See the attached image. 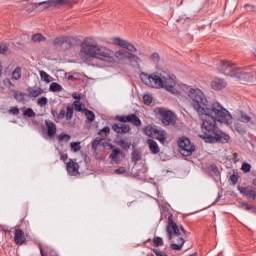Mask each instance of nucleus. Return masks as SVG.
I'll return each mask as SVG.
<instances>
[{
    "label": "nucleus",
    "instance_id": "obj_1",
    "mask_svg": "<svg viewBox=\"0 0 256 256\" xmlns=\"http://www.w3.org/2000/svg\"><path fill=\"white\" fill-rule=\"evenodd\" d=\"M193 108L198 113L202 124L201 134L198 135L205 143H229L231 137L221 131L217 121L227 123L231 116L229 110L225 109L219 102L209 105L207 97L199 88L193 89Z\"/></svg>",
    "mask_w": 256,
    "mask_h": 256
},
{
    "label": "nucleus",
    "instance_id": "obj_2",
    "mask_svg": "<svg viewBox=\"0 0 256 256\" xmlns=\"http://www.w3.org/2000/svg\"><path fill=\"white\" fill-rule=\"evenodd\" d=\"M140 79L144 85L153 89H166L172 95H178L184 103L193 105V86L175 82V78L167 72L140 73Z\"/></svg>",
    "mask_w": 256,
    "mask_h": 256
},
{
    "label": "nucleus",
    "instance_id": "obj_3",
    "mask_svg": "<svg viewBox=\"0 0 256 256\" xmlns=\"http://www.w3.org/2000/svg\"><path fill=\"white\" fill-rule=\"evenodd\" d=\"M80 55L86 61L87 59H98L99 61H103V63L113 64L115 51L108 47L98 45L97 41L93 38H87L81 45Z\"/></svg>",
    "mask_w": 256,
    "mask_h": 256
},
{
    "label": "nucleus",
    "instance_id": "obj_4",
    "mask_svg": "<svg viewBox=\"0 0 256 256\" xmlns=\"http://www.w3.org/2000/svg\"><path fill=\"white\" fill-rule=\"evenodd\" d=\"M80 55L86 61L87 59H98L99 61H103V63L113 64L115 51L108 47L98 45L97 41L93 38H87L81 45Z\"/></svg>",
    "mask_w": 256,
    "mask_h": 256
},
{
    "label": "nucleus",
    "instance_id": "obj_5",
    "mask_svg": "<svg viewBox=\"0 0 256 256\" xmlns=\"http://www.w3.org/2000/svg\"><path fill=\"white\" fill-rule=\"evenodd\" d=\"M216 69L219 73L226 75V77H234L239 81H251L256 75V72H253L251 68L243 69L237 66V64L227 60L217 61Z\"/></svg>",
    "mask_w": 256,
    "mask_h": 256
},
{
    "label": "nucleus",
    "instance_id": "obj_6",
    "mask_svg": "<svg viewBox=\"0 0 256 256\" xmlns=\"http://www.w3.org/2000/svg\"><path fill=\"white\" fill-rule=\"evenodd\" d=\"M166 233H167V238L171 242V249L173 251H181L183 249V245H185V239L183 238V235L187 233L185 231V228L183 226L177 225L175 221H173V215H170L168 217V225L166 227Z\"/></svg>",
    "mask_w": 256,
    "mask_h": 256
},
{
    "label": "nucleus",
    "instance_id": "obj_7",
    "mask_svg": "<svg viewBox=\"0 0 256 256\" xmlns=\"http://www.w3.org/2000/svg\"><path fill=\"white\" fill-rule=\"evenodd\" d=\"M116 59L118 61H125V59H127L132 67H138V68H139V63L142 62V60L139 56H137L125 49H120V50L114 52L113 63H115Z\"/></svg>",
    "mask_w": 256,
    "mask_h": 256
},
{
    "label": "nucleus",
    "instance_id": "obj_8",
    "mask_svg": "<svg viewBox=\"0 0 256 256\" xmlns=\"http://www.w3.org/2000/svg\"><path fill=\"white\" fill-rule=\"evenodd\" d=\"M234 119L240 123H244L250 129H256V116H251L243 110H236L233 114Z\"/></svg>",
    "mask_w": 256,
    "mask_h": 256
},
{
    "label": "nucleus",
    "instance_id": "obj_9",
    "mask_svg": "<svg viewBox=\"0 0 256 256\" xmlns=\"http://www.w3.org/2000/svg\"><path fill=\"white\" fill-rule=\"evenodd\" d=\"M69 3V0H47L42 2H31L30 5L34 7L35 9H40V11H45V9H49V7H55L57 5H67Z\"/></svg>",
    "mask_w": 256,
    "mask_h": 256
},
{
    "label": "nucleus",
    "instance_id": "obj_10",
    "mask_svg": "<svg viewBox=\"0 0 256 256\" xmlns=\"http://www.w3.org/2000/svg\"><path fill=\"white\" fill-rule=\"evenodd\" d=\"M179 153L183 155V157H190L193 155V145L191 144V140L189 138L182 137L178 140Z\"/></svg>",
    "mask_w": 256,
    "mask_h": 256
},
{
    "label": "nucleus",
    "instance_id": "obj_11",
    "mask_svg": "<svg viewBox=\"0 0 256 256\" xmlns=\"http://www.w3.org/2000/svg\"><path fill=\"white\" fill-rule=\"evenodd\" d=\"M230 119L228 118L227 122L218 121V123H222L223 125H227V127H230L232 131H236V133H239L240 135H245L247 133V127H245L244 124H241V122H233V115L229 112Z\"/></svg>",
    "mask_w": 256,
    "mask_h": 256
},
{
    "label": "nucleus",
    "instance_id": "obj_12",
    "mask_svg": "<svg viewBox=\"0 0 256 256\" xmlns=\"http://www.w3.org/2000/svg\"><path fill=\"white\" fill-rule=\"evenodd\" d=\"M52 115L54 117V121L59 123L62 119L66 118V121H71L73 119V106H67L66 110L62 109L59 113L53 110Z\"/></svg>",
    "mask_w": 256,
    "mask_h": 256
},
{
    "label": "nucleus",
    "instance_id": "obj_13",
    "mask_svg": "<svg viewBox=\"0 0 256 256\" xmlns=\"http://www.w3.org/2000/svg\"><path fill=\"white\" fill-rule=\"evenodd\" d=\"M161 121L164 125H171L175 121V114L169 110H160Z\"/></svg>",
    "mask_w": 256,
    "mask_h": 256
},
{
    "label": "nucleus",
    "instance_id": "obj_14",
    "mask_svg": "<svg viewBox=\"0 0 256 256\" xmlns=\"http://www.w3.org/2000/svg\"><path fill=\"white\" fill-rule=\"evenodd\" d=\"M66 171L68 175L75 177L79 174V163L75 162V160H71L66 163Z\"/></svg>",
    "mask_w": 256,
    "mask_h": 256
},
{
    "label": "nucleus",
    "instance_id": "obj_15",
    "mask_svg": "<svg viewBox=\"0 0 256 256\" xmlns=\"http://www.w3.org/2000/svg\"><path fill=\"white\" fill-rule=\"evenodd\" d=\"M45 125L48 137L53 139L57 133V125L51 120H45Z\"/></svg>",
    "mask_w": 256,
    "mask_h": 256
},
{
    "label": "nucleus",
    "instance_id": "obj_16",
    "mask_svg": "<svg viewBox=\"0 0 256 256\" xmlns=\"http://www.w3.org/2000/svg\"><path fill=\"white\" fill-rule=\"evenodd\" d=\"M44 93L45 91L43 90V88L39 86L28 87V95L33 99H37V97H41V95H43Z\"/></svg>",
    "mask_w": 256,
    "mask_h": 256
},
{
    "label": "nucleus",
    "instance_id": "obj_17",
    "mask_svg": "<svg viewBox=\"0 0 256 256\" xmlns=\"http://www.w3.org/2000/svg\"><path fill=\"white\" fill-rule=\"evenodd\" d=\"M14 241L16 245H23L25 241H27V238L25 237V232L21 229H16L14 232Z\"/></svg>",
    "mask_w": 256,
    "mask_h": 256
},
{
    "label": "nucleus",
    "instance_id": "obj_18",
    "mask_svg": "<svg viewBox=\"0 0 256 256\" xmlns=\"http://www.w3.org/2000/svg\"><path fill=\"white\" fill-rule=\"evenodd\" d=\"M211 87L215 91H221V89H225V87H227V82L221 78H215L211 82Z\"/></svg>",
    "mask_w": 256,
    "mask_h": 256
},
{
    "label": "nucleus",
    "instance_id": "obj_19",
    "mask_svg": "<svg viewBox=\"0 0 256 256\" xmlns=\"http://www.w3.org/2000/svg\"><path fill=\"white\" fill-rule=\"evenodd\" d=\"M153 138L157 139L158 141H160V143H162V145H164L165 139H167V132H165V130L156 128Z\"/></svg>",
    "mask_w": 256,
    "mask_h": 256
},
{
    "label": "nucleus",
    "instance_id": "obj_20",
    "mask_svg": "<svg viewBox=\"0 0 256 256\" xmlns=\"http://www.w3.org/2000/svg\"><path fill=\"white\" fill-rule=\"evenodd\" d=\"M112 129L115 131V133H121V134L129 133V131H131V128L127 124L119 125L115 123L112 125Z\"/></svg>",
    "mask_w": 256,
    "mask_h": 256
},
{
    "label": "nucleus",
    "instance_id": "obj_21",
    "mask_svg": "<svg viewBox=\"0 0 256 256\" xmlns=\"http://www.w3.org/2000/svg\"><path fill=\"white\" fill-rule=\"evenodd\" d=\"M148 147L153 155H157L161 149L159 148V144L153 139L147 140Z\"/></svg>",
    "mask_w": 256,
    "mask_h": 256
},
{
    "label": "nucleus",
    "instance_id": "obj_22",
    "mask_svg": "<svg viewBox=\"0 0 256 256\" xmlns=\"http://www.w3.org/2000/svg\"><path fill=\"white\" fill-rule=\"evenodd\" d=\"M72 107L73 111H76L77 113H85V110H87V108H85V104L80 100L74 101Z\"/></svg>",
    "mask_w": 256,
    "mask_h": 256
},
{
    "label": "nucleus",
    "instance_id": "obj_23",
    "mask_svg": "<svg viewBox=\"0 0 256 256\" xmlns=\"http://www.w3.org/2000/svg\"><path fill=\"white\" fill-rule=\"evenodd\" d=\"M126 121L127 123H132V125H135L136 127H141V119L135 114L128 115Z\"/></svg>",
    "mask_w": 256,
    "mask_h": 256
},
{
    "label": "nucleus",
    "instance_id": "obj_24",
    "mask_svg": "<svg viewBox=\"0 0 256 256\" xmlns=\"http://www.w3.org/2000/svg\"><path fill=\"white\" fill-rule=\"evenodd\" d=\"M22 75H23V70L21 69V67H16L12 72L11 79L12 81H20Z\"/></svg>",
    "mask_w": 256,
    "mask_h": 256
},
{
    "label": "nucleus",
    "instance_id": "obj_25",
    "mask_svg": "<svg viewBox=\"0 0 256 256\" xmlns=\"http://www.w3.org/2000/svg\"><path fill=\"white\" fill-rule=\"evenodd\" d=\"M112 43L114 45H117L118 47H122V49H125V46L127 45V40L122 39L121 37H113Z\"/></svg>",
    "mask_w": 256,
    "mask_h": 256
},
{
    "label": "nucleus",
    "instance_id": "obj_26",
    "mask_svg": "<svg viewBox=\"0 0 256 256\" xmlns=\"http://www.w3.org/2000/svg\"><path fill=\"white\" fill-rule=\"evenodd\" d=\"M49 91H51L52 93H59L63 91V86H61V84L57 82H52L50 84Z\"/></svg>",
    "mask_w": 256,
    "mask_h": 256
},
{
    "label": "nucleus",
    "instance_id": "obj_27",
    "mask_svg": "<svg viewBox=\"0 0 256 256\" xmlns=\"http://www.w3.org/2000/svg\"><path fill=\"white\" fill-rule=\"evenodd\" d=\"M119 155L125 157V154L119 148H116L110 154V159H112V161H119Z\"/></svg>",
    "mask_w": 256,
    "mask_h": 256
},
{
    "label": "nucleus",
    "instance_id": "obj_28",
    "mask_svg": "<svg viewBox=\"0 0 256 256\" xmlns=\"http://www.w3.org/2000/svg\"><path fill=\"white\" fill-rule=\"evenodd\" d=\"M58 141L59 143H69V141H71V135L62 132L58 135Z\"/></svg>",
    "mask_w": 256,
    "mask_h": 256
},
{
    "label": "nucleus",
    "instance_id": "obj_29",
    "mask_svg": "<svg viewBox=\"0 0 256 256\" xmlns=\"http://www.w3.org/2000/svg\"><path fill=\"white\" fill-rule=\"evenodd\" d=\"M65 43H69V38L67 37H59L56 40H54V45L56 47H63Z\"/></svg>",
    "mask_w": 256,
    "mask_h": 256
},
{
    "label": "nucleus",
    "instance_id": "obj_30",
    "mask_svg": "<svg viewBox=\"0 0 256 256\" xmlns=\"http://www.w3.org/2000/svg\"><path fill=\"white\" fill-rule=\"evenodd\" d=\"M21 111H23L24 117L33 118L36 115L35 111H33L32 108L23 107V108H21Z\"/></svg>",
    "mask_w": 256,
    "mask_h": 256
},
{
    "label": "nucleus",
    "instance_id": "obj_31",
    "mask_svg": "<svg viewBox=\"0 0 256 256\" xmlns=\"http://www.w3.org/2000/svg\"><path fill=\"white\" fill-rule=\"evenodd\" d=\"M83 113L89 123H93V121H95V113L93 111L86 109Z\"/></svg>",
    "mask_w": 256,
    "mask_h": 256
},
{
    "label": "nucleus",
    "instance_id": "obj_32",
    "mask_svg": "<svg viewBox=\"0 0 256 256\" xmlns=\"http://www.w3.org/2000/svg\"><path fill=\"white\" fill-rule=\"evenodd\" d=\"M118 145L124 149V151H129V149H131V142H128L127 140L125 139H121L119 142H118Z\"/></svg>",
    "mask_w": 256,
    "mask_h": 256
},
{
    "label": "nucleus",
    "instance_id": "obj_33",
    "mask_svg": "<svg viewBox=\"0 0 256 256\" xmlns=\"http://www.w3.org/2000/svg\"><path fill=\"white\" fill-rule=\"evenodd\" d=\"M101 141H105V137H96L92 142V149L95 151L99 145H101Z\"/></svg>",
    "mask_w": 256,
    "mask_h": 256
},
{
    "label": "nucleus",
    "instance_id": "obj_34",
    "mask_svg": "<svg viewBox=\"0 0 256 256\" xmlns=\"http://www.w3.org/2000/svg\"><path fill=\"white\" fill-rule=\"evenodd\" d=\"M241 209H245V211H251V213H254L256 215V207L253 205H249L248 203H242L240 205Z\"/></svg>",
    "mask_w": 256,
    "mask_h": 256
},
{
    "label": "nucleus",
    "instance_id": "obj_35",
    "mask_svg": "<svg viewBox=\"0 0 256 256\" xmlns=\"http://www.w3.org/2000/svg\"><path fill=\"white\" fill-rule=\"evenodd\" d=\"M156 130H157V128H153V127H151V126H146V127L144 128V133H145V135H147L148 137H154Z\"/></svg>",
    "mask_w": 256,
    "mask_h": 256
},
{
    "label": "nucleus",
    "instance_id": "obj_36",
    "mask_svg": "<svg viewBox=\"0 0 256 256\" xmlns=\"http://www.w3.org/2000/svg\"><path fill=\"white\" fill-rule=\"evenodd\" d=\"M109 133H111V128H109V126H106L98 131V135H100V137H104V139L107 137V135H109Z\"/></svg>",
    "mask_w": 256,
    "mask_h": 256
},
{
    "label": "nucleus",
    "instance_id": "obj_37",
    "mask_svg": "<svg viewBox=\"0 0 256 256\" xmlns=\"http://www.w3.org/2000/svg\"><path fill=\"white\" fill-rule=\"evenodd\" d=\"M124 49H126V51H128V53H135V52H137V48L135 47V45H133L129 41L126 42V46H124Z\"/></svg>",
    "mask_w": 256,
    "mask_h": 256
},
{
    "label": "nucleus",
    "instance_id": "obj_38",
    "mask_svg": "<svg viewBox=\"0 0 256 256\" xmlns=\"http://www.w3.org/2000/svg\"><path fill=\"white\" fill-rule=\"evenodd\" d=\"M14 98L18 103H23V101H25V94L23 92L16 91L14 93Z\"/></svg>",
    "mask_w": 256,
    "mask_h": 256
},
{
    "label": "nucleus",
    "instance_id": "obj_39",
    "mask_svg": "<svg viewBox=\"0 0 256 256\" xmlns=\"http://www.w3.org/2000/svg\"><path fill=\"white\" fill-rule=\"evenodd\" d=\"M132 161L133 163L141 161V152L139 150H134L132 152Z\"/></svg>",
    "mask_w": 256,
    "mask_h": 256
},
{
    "label": "nucleus",
    "instance_id": "obj_40",
    "mask_svg": "<svg viewBox=\"0 0 256 256\" xmlns=\"http://www.w3.org/2000/svg\"><path fill=\"white\" fill-rule=\"evenodd\" d=\"M71 151H73V153H77L81 151V142H72Z\"/></svg>",
    "mask_w": 256,
    "mask_h": 256
},
{
    "label": "nucleus",
    "instance_id": "obj_41",
    "mask_svg": "<svg viewBox=\"0 0 256 256\" xmlns=\"http://www.w3.org/2000/svg\"><path fill=\"white\" fill-rule=\"evenodd\" d=\"M32 41L34 43H41V41H45V37L41 34H34L32 36Z\"/></svg>",
    "mask_w": 256,
    "mask_h": 256
},
{
    "label": "nucleus",
    "instance_id": "obj_42",
    "mask_svg": "<svg viewBox=\"0 0 256 256\" xmlns=\"http://www.w3.org/2000/svg\"><path fill=\"white\" fill-rule=\"evenodd\" d=\"M47 103H49V100L45 96H43L37 100V105H39V107H45V105H47Z\"/></svg>",
    "mask_w": 256,
    "mask_h": 256
},
{
    "label": "nucleus",
    "instance_id": "obj_43",
    "mask_svg": "<svg viewBox=\"0 0 256 256\" xmlns=\"http://www.w3.org/2000/svg\"><path fill=\"white\" fill-rule=\"evenodd\" d=\"M40 78L42 81H45V83H50L51 80H49V74H47V72L41 70L40 71Z\"/></svg>",
    "mask_w": 256,
    "mask_h": 256
},
{
    "label": "nucleus",
    "instance_id": "obj_44",
    "mask_svg": "<svg viewBox=\"0 0 256 256\" xmlns=\"http://www.w3.org/2000/svg\"><path fill=\"white\" fill-rule=\"evenodd\" d=\"M143 101L145 105H151L153 103V97L149 94L143 96Z\"/></svg>",
    "mask_w": 256,
    "mask_h": 256
},
{
    "label": "nucleus",
    "instance_id": "obj_45",
    "mask_svg": "<svg viewBox=\"0 0 256 256\" xmlns=\"http://www.w3.org/2000/svg\"><path fill=\"white\" fill-rule=\"evenodd\" d=\"M153 243H154L155 247H163V245H164L163 238H161V237H155L153 239Z\"/></svg>",
    "mask_w": 256,
    "mask_h": 256
},
{
    "label": "nucleus",
    "instance_id": "obj_46",
    "mask_svg": "<svg viewBox=\"0 0 256 256\" xmlns=\"http://www.w3.org/2000/svg\"><path fill=\"white\" fill-rule=\"evenodd\" d=\"M245 195L249 197L250 199H255L256 200V191L253 189H248L245 191Z\"/></svg>",
    "mask_w": 256,
    "mask_h": 256
},
{
    "label": "nucleus",
    "instance_id": "obj_47",
    "mask_svg": "<svg viewBox=\"0 0 256 256\" xmlns=\"http://www.w3.org/2000/svg\"><path fill=\"white\" fill-rule=\"evenodd\" d=\"M241 171H243V173H249L251 171V164L244 162L241 166Z\"/></svg>",
    "mask_w": 256,
    "mask_h": 256
},
{
    "label": "nucleus",
    "instance_id": "obj_48",
    "mask_svg": "<svg viewBox=\"0 0 256 256\" xmlns=\"http://www.w3.org/2000/svg\"><path fill=\"white\" fill-rule=\"evenodd\" d=\"M151 59L154 63H159V60L161 59V57L159 56L158 53H152L151 55Z\"/></svg>",
    "mask_w": 256,
    "mask_h": 256
},
{
    "label": "nucleus",
    "instance_id": "obj_49",
    "mask_svg": "<svg viewBox=\"0 0 256 256\" xmlns=\"http://www.w3.org/2000/svg\"><path fill=\"white\" fill-rule=\"evenodd\" d=\"M8 113L10 115H19V108L17 107H12L8 110Z\"/></svg>",
    "mask_w": 256,
    "mask_h": 256
},
{
    "label": "nucleus",
    "instance_id": "obj_50",
    "mask_svg": "<svg viewBox=\"0 0 256 256\" xmlns=\"http://www.w3.org/2000/svg\"><path fill=\"white\" fill-rule=\"evenodd\" d=\"M230 181L232 182V185H237V181H239V176H237V174L231 175Z\"/></svg>",
    "mask_w": 256,
    "mask_h": 256
},
{
    "label": "nucleus",
    "instance_id": "obj_51",
    "mask_svg": "<svg viewBox=\"0 0 256 256\" xmlns=\"http://www.w3.org/2000/svg\"><path fill=\"white\" fill-rule=\"evenodd\" d=\"M3 84L5 85V87H13V82L9 78H5L3 80Z\"/></svg>",
    "mask_w": 256,
    "mask_h": 256
},
{
    "label": "nucleus",
    "instance_id": "obj_52",
    "mask_svg": "<svg viewBox=\"0 0 256 256\" xmlns=\"http://www.w3.org/2000/svg\"><path fill=\"white\" fill-rule=\"evenodd\" d=\"M126 169H125V167H120V168H118V169H116L115 171H114V173H116L117 175H124V173H126Z\"/></svg>",
    "mask_w": 256,
    "mask_h": 256
},
{
    "label": "nucleus",
    "instance_id": "obj_53",
    "mask_svg": "<svg viewBox=\"0 0 256 256\" xmlns=\"http://www.w3.org/2000/svg\"><path fill=\"white\" fill-rule=\"evenodd\" d=\"M153 253H155L156 256H168L167 253L161 252L158 249H153Z\"/></svg>",
    "mask_w": 256,
    "mask_h": 256
},
{
    "label": "nucleus",
    "instance_id": "obj_54",
    "mask_svg": "<svg viewBox=\"0 0 256 256\" xmlns=\"http://www.w3.org/2000/svg\"><path fill=\"white\" fill-rule=\"evenodd\" d=\"M117 121L120 123H127V116H116Z\"/></svg>",
    "mask_w": 256,
    "mask_h": 256
},
{
    "label": "nucleus",
    "instance_id": "obj_55",
    "mask_svg": "<svg viewBox=\"0 0 256 256\" xmlns=\"http://www.w3.org/2000/svg\"><path fill=\"white\" fill-rule=\"evenodd\" d=\"M0 53H7V44H0Z\"/></svg>",
    "mask_w": 256,
    "mask_h": 256
},
{
    "label": "nucleus",
    "instance_id": "obj_56",
    "mask_svg": "<svg viewBox=\"0 0 256 256\" xmlns=\"http://www.w3.org/2000/svg\"><path fill=\"white\" fill-rule=\"evenodd\" d=\"M246 11H253V9H255V6L251 5V4H246L244 5Z\"/></svg>",
    "mask_w": 256,
    "mask_h": 256
},
{
    "label": "nucleus",
    "instance_id": "obj_57",
    "mask_svg": "<svg viewBox=\"0 0 256 256\" xmlns=\"http://www.w3.org/2000/svg\"><path fill=\"white\" fill-rule=\"evenodd\" d=\"M69 158V156L67 154L64 153H60V159L61 161H67V159Z\"/></svg>",
    "mask_w": 256,
    "mask_h": 256
},
{
    "label": "nucleus",
    "instance_id": "obj_58",
    "mask_svg": "<svg viewBox=\"0 0 256 256\" xmlns=\"http://www.w3.org/2000/svg\"><path fill=\"white\" fill-rule=\"evenodd\" d=\"M72 98H73V99H81V94H80L79 92H74V93L72 94Z\"/></svg>",
    "mask_w": 256,
    "mask_h": 256
},
{
    "label": "nucleus",
    "instance_id": "obj_59",
    "mask_svg": "<svg viewBox=\"0 0 256 256\" xmlns=\"http://www.w3.org/2000/svg\"><path fill=\"white\" fill-rule=\"evenodd\" d=\"M184 20H185V17L183 16H179L178 18H176L177 23H182V21Z\"/></svg>",
    "mask_w": 256,
    "mask_h": 256
},
{
    "label": "nucleus",
    "instance_id": "obj_60",
    "mask_svg": "<svg viewBox=\"0 0 256 256\" xmlns=\"http://www.w3.org/2000/svg\"><path fill=\"white\" fill-rule=\"evenodd\" d=\"M212 170L214 171V173H217V171H219V169L216 166L212 168Z\"/></svg>",
    "mask_w": 256,
    "mask_h": 256
},
{
    "label": "nucleus",
    "instance_id": "obj_61",
    "mask_svg": "<svg viewBox=\"0 0 256 256\" xmlns=\"http://www.w3.org/2000/svg\"><path fill=\"white\" fill-rule=\"evenodd\" d=\"M193 256H199V254L197 252H194Z\"/></svg>",
    "mask_w": 256,
    "mask_h": 256
},
{
    "label": "nucleus",
    "instance_id": "obj_62",
    "mask_svg": "<svg viewBox=\"0 0 256 256\" xmlns=\"http://www.w3.org/2000/svg\"><path fill=\"white\" fill-rule=\"evenodd\" d=\"M253 185H255V186H256V179H254V180H253Z\"/></svg>",
    "mask_w": 256,
    "mask_h": 256
},
{
    "label": "nucleus",
    "instance_id": "obj_63",
    "mask_svg": "<svg viewBox=\"0 0 256 256\" xmlns=\"http://www.w3.org/2000/svg\"><path fill=\"white\" fill-rule=\"evenodd\" d=\"M254 55H255V57H256V49L254 50Z\"/></svg>",
    "mask_w": 256,
    "mask_h": 256
},
{
    "label": "nucleus",
    "instance_id": "obj_64",
    "mask_svg": "<svg viewBox=\"0 0 256 256\" xmlns=\"http://www.w3.org/2000/svg\"><path fill=\"white\" fill-rule=\"evenodd\" d=\"M139 55H143V53H139Z\"/></svg>",
    "mask_w": 256,
    "mask_h": 256
}]
</instances>
